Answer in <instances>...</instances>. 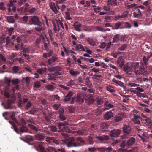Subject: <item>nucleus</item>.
<instances>
[{
    "label": "nucleus",
    "instance_id": "f257e3e1",
    "mask_svg": "<svg viewBox=\"0 0 152 152\" xmlns=\"http://www.w3.org/2000/svg\"><path fill=\"white\" fill-rule=\"evenodd\" d=\"M142 62L140 63L136 62L132 64V67L136 75H146L147 74L148 72H147L146 69L142 65Z\"/></svg>",
    "mask_w": 152,
    "mask_h": 152
},
{
    "label": "nucleus",
    "instance_id": "f03ea898",
    "mask_svg": "<svg viewBox=\"0 0 152 152\" xmlns=\"http://www.w3.org/2000/svg\"><path fill=\"white\" fill-rule=\"evenodd\" d=\"M45 143L42 142H38L34 146L36 149L39 152H56V149L52 147H48L45 151L44 147Z\"/></svg>",
    "mask_w": 152,
    "mask_h": 152
},
{
    "label": "nucleus",
    "instance_id": "7ed1b4c3",
    "mask_svg": "<svg viewBox=\"0 0 152 152\" xmlns=\"http://www.w3.org/2000/svg\"><path fill=\"white\" fill-rule=\"evenodd\" d=\"M57 125L58 126V128L59 129H62L63 128H64L63 131L66 132L70 133L71 132V131L67 127H64L65 125H68L69 123L67 122H64V123H62L61 122H58L57 123ZM61 134L64 137V138L66 139H67L68 138V134L66 133H65L64 132H63L61 133Z\"/></svg>",
    "mask_w": 152,
    "mask_h": 152
},
{
    "label": "nucleus",
    "instance_id": "20e7f679",
    "mask_svg": "<svg viewBox=\"0 0 152 152\" xmlns=\"http://www.w3.org/2000/svg\"><path fill=\"white\" fill-rule=\"evenodd\" d=\"M75 142L71 141H69L67 144V146L69 147H79L83 146L85 143L84 140L80 137H77Z\"/></svg>",
    "mask_w": 152,
    "mask_h": 152
},
{
    "label": "nucleus",
    "instance_id": "39448f33",
    "mask_svg": "<svg viewBox=\"0 0 152 152\" xmlns=\"http://www.w3.org/2000/svg\"><path fill=\"white\" fill-rule=\"evenodd\" d=\"M35 26V29L38 32H42L45 30V24L41 22H40Z\"/></svg>",
    "mask_w": 152,
    "mask_h": 152
},
{
    "label": "nucleus",
    "instance_id": "423d86ee",
    "mask_svg": "<svg viewBox=\"0 0 152 152\" xmlns=\"http://www.w3.org/2000/svg\"><path fill=\"white\" fill-rule=\"evenodd\" d=\"M46 139L47 142L52 145L54 144L56 145H58L60 143L59 140H56L53 137H47Z\"/></svg>",
    "mask_w": 152,
    "mask_h": 152
},
{
    "label": "nucleus",
    "instance_id": "0eeeda50",
    "mask_svg": "<svg viewBox=\"0 0 152 152\" xmlns=\"http://www.w3.org/2000/svg\"><path fill=\"white\" fill-rule=\"evenodd\" d=\"M121 131L119 129L112 130L109 133L110 136L111 137L117 138L119 136Z\"/></svg>",
    "mask_w": 152,
    "mask_h": 152
},
{
    "label": "nucleus",
    "instance_id": "6e6552de",
    "mask_svg": "<svg viewBox=\"0 0 152 152\" xmlns=\"http://www.w3.org/2000/svg\"><path fill=\"white\" fill-rule=\"evenodd\" d=\"M40 22L38 17L34 16L31 17L30 23L31 25H35Z\"/></svg>",
    "mask_w": 152,
    "mask_h": 152
},
{
    "label": "nucleus",
    "instance_id": "1a4fd4ad",
    "mask_svg": "<svg viewBox=\"0 0 152 152\" xmlns=\"http://www.w3.org/2000/svg\"><path fill=\"white\" fill-rule=\"evenodd\" d=\"M122 129L123 133L126 136L128 135L131 131V128L130 126L128 125H124Z\"/></svg>",
    "mask_w": 152,
    "mask_h": 152
},
{
    "label": "nucleus",
    "instance_id": "9d476101",
    "mask_svg": "<svg viewBox=\"0 0 152 152\" xmlns=\"http://www.w3.org/2000/svg\"><path fill=\"white\" fill-rule=\"evenodd\" d=\"M97 150L99 152H112V148L110 146L108 147H103L97 148Z\"/></svg>",
    "mask_w": 152,
    "mask_h": 152
},
{
    "label": "nucleus",
    "instance_id": "9b49d317",
    "mask_svg": "<svg viewBox=\"0 0 152 152\" xmlns=\"http://www.w3.org/2000/svg\"><path fill=\"white\" fill-rule=\"evenodd\" d=\"M83 94L80 92H79L77 95L76 101L80 104L83 103L84 102L83 99Z\"/></svg>",
    "mask_w": 152,
    "mask_h": 152
},
{
    "label": "nucleus",
    "instance_id": "f8f14e48",
    "mask_svg": "<svg viewBox=\"0 0 152 152\" xmlns=\"http://www.w3.org/2000/svg\"><path fill=\"white\" fill-rule=\"evenodd\" d=\"M113 114L111 111H109L106 112L104 115L103 117L104 119L106 120H109L113 117Z\"/></svg>",
    "mask_w": 152,
    "mask_h": 152
},
{
    "label": "nucleus",
    "instance_id": "ddd939ff",
    "mask_svg": "<svg viewBox=\"0 0 152 152\" xmlns=\"http://www.w3.org/2000/svg\"><path fill=\"white\" fill-rule=\"evenodd\" d=\"M133 15L134 17L139 18L142 17V14L140 10L136 8L134 11Z\"/></svg>",
    "mask_w": 152,
    "mask_h": 152
},
{
    "label": "nucleus",
    "instance_id": "4468645a",
    "mask_svg": "<svg viewBox=\"0 0 152 152\" xmlns=\"http://www.w3.org/2000/svg\"><path fill=\"white\" fill-rule=\"evenodd\" d=\"M64 110L63 108H60L58 112V116L61 121H64L66 119V118L64 115Z\"/></svg>",
    "mask_w": 152,
    "mask_h": 152
},
{
    "label": "nucleus",
    "instance_id": "2eb2a0df",
    "mask_svg": "<svg viewBox=\"0 0 152 152\" xmlns=\"http://www.w3.org/2000/svg\"><path fill=\"white\" fill-rule=\"evenodd\" d=\"M96 138L100 140L102 142L104 143L109 139V137L107 135H103L102 136H98Z\"/></svg>",
    "mask_w": 152,
    "mask_h": 152
},
{
    "label": "nucleus",
    "instance_id": "dca6fc26",
    "mask_svg": "<svg viewBox=\"0 0 152 152\" xmlns=\"http://www.w3.org/2000/svg\"><path fill=\"white\" fill-rule=\"evenodd\" d=\"M49 6L50 8L54 13L56 14L58 13V11L57 9V7H56L55 4L53 2H50L49 4Z\"/></svg>",
    "mask_w": 152,
    "mask_h": 152
},
{
    "label": "nucleus",
    "instance_id": "f3484780",
    "mask_svg": "<svg viewBox=\"0 0 152 152\" xmlns=\"http://www.w3.org/2000/svg\"><path fill=\"white\" fill-rule=\"evenodd\" d=\"M125 62L123 58L122 57H119L117 59V63L119 65V66L121 68H122Z\"/></svg>",
    "mask_w": 152,
    "mask_h": 152
},
{
    "label": "nucleus",
    "instance_id": "a211bd4d",
    "mask_svg": "<svg viewBox=\"0 0 152 152\" xmlns=\"http://www.w3.org/2000/svg\"><path fill=\"white\" fill-rule=\"evenodd\" d=\"M142 122L150 126H152V121L151 119L146 116H145V118L142 120Z\"/></svg>",
    "mask_w": 152,
    "mask_h": 152
},
{
    "label": "nucleus",
    "instance_id": "6ab92c4d",
    "mask_svg": "<svg viewBox=\"0 0 152 152\" xmlns=\"http://www.w3.org/2000/svg\"><path fill=\"white\" fill-rule=\"evenodd\" d=\"M135 138L131 137H130L126 142V145L127 146H131L135 143Z\"/></svg>",
    "mask_w": 152,
    "mask_h": 152
},
{
    "label": "nucleus",
    "instance_id": "aec40b11",
    "mask_svg": "<svg viewBox=\"0 0 152 152\" xmlns=\"http://www.w3.org/2000/svg\"><path fill=\"white\" fill-rule=\"evenodd\" d=\"M81 24L78 22H75L73 26L75 29L77 31L80 32L81 31L80 27Z\"/></svg>",
    "mask_w": 152,
    "mask_h": 152
},
{
    "label": "nucleus",
    "instance_id": "412c9836",
    "mask_svg": "<svg viewBox=\"0 0 152 152\" xmlns=\"http://www.w3.org/2000/svg\"><path fill=\"white\" fill-rule=\"evenodd\" d=\"M86 140L88 144L92 145L94 142V139L90 136H88L86 138Z\"/></svg>",
    "mask_w": 152,
    "mask_h": 152
},
{
    "label": "nucleus",
    "instance_id": "4be33fe9",
    "mask_svg": "<svg viewBox=\"0 0 152 152\" xmlns=\"http://www.w3.org/2000/svg\"><path fill=\"white\" fill-rule=\"evenodd\" d=\"M73 94V92L72 91H69L65 97V98L64 99L63 101L65 102L70 101Z\"/></svg>",
    "mask_w": 152,
    "mask_h": 152
},
{
    "label": "nucleus",
    "instance_id": "5701e85b",
    "mask_svg": "<svg viewBox=\"0 0 152 152\" xmlns=\"http://www.w3.org/2000/svg\"><path fill=\"white\" fill-rule=\"evenodd\" d=\"M124 70L127 73L130 74L132 71H133V69L132 67V64L130 66L128 65H125L124 67Z\"/></svg>",
    "mask_w": 152,
    "mask_h": 152
},
{
    "label": "nucleus",
    "instance_id": "b1692460",
    "mask_svg": "<svg viewBox=\"0 0 152 152\" xmlns=\"http://www.w3.org/2000/svg\"><path fill=\"white\" fill-rule=\"evenodd\" d=\"M89 44L92 46H94L95 45V42L93 39L90 37H86L85 38Z\"/></svg>",
    "mask_w": 152,
    "mask_h": 152
},
{
    "label": "nucleus",
    "instance_id": "393cba45",
    "mask_svg": "<svg viewBox=\"0 0 152 152\" xmlns=\"http://www.w3.org/2000/svg\"><path fill=\"white\" fill-rule=\"evenodd\" d=\"M53 24L54 26L53 30L55 31V32H59L60 28L59 25L56 23V20L55 21L53 22Z\"/></svg>",
    "mask_w": 152,
    "mask_h": 152
},
{
    "label": "nucleus",
    "instance_id": "a878e982",
    "mask_svg": "<svg viewBox=\"0 0 152 152\" xmlns=\"http://www.w3.org/2000/svg\"><path fill=\"white\" fill-rule=\"evenodd\" d=\"M58 58L56 56H53L52 58L49 59L48 61V63L49 65L57 61Z\"/></svg>",
    "mask_w": 152,
    "mask_h": 152
},
{
    "label": "nucleus",
    "instance_id": "bb28decb",
    "mask_svg": "<svg viewBox=\"0 0 152 152\" xmlns=\"http://www.w3.org/2000/svg\"><path fill=\"white\" fill-rule=\"evenodd\" d=\"M35 139L39 140H42L45 137V136L42 133H39L35 135Z\"/></svg>",
    "mask_w": 152,
    "mask_h": 152
},
{
    "label": "nucleus",
    "instance_id": "cd10ccee",
    "mask_svg": "<svg viewBox=\"0 0 152 152\" xmlns=\"http://www.w3.org/2000/svg\"><path fill=\"white\" fill-rule=\"evenodd\" d=\"M83 80L85 82V83H84V84H85L88 86H91V84L90 83V80L89 77L87 76L84 77Z\"/></svg>",
    "mask_w": 152,
    "mask_h": 152
},
{
    "label": "nucleus",
    "instance_id": "c85d7f7f",
    "mask_svg": "<svg viewBox=\"0 0 152 152\" xmlns=\"http://www.w3.org/2000/svg\"><path fill=\"white\" fill-rule=\"evenodd\" d=\"M104 105L105 107H108V108H105V110H108L109 108H112L114 107V106L113 104L108 103V102L107 101H105Z\"/></svg>",
    "mask_w": 152,
    "mask_h": 152
},
{
    "label": "nucleus",
    "instance_id": "c756f323",
    "mask_svg": "<svg viewBox=\"0 0 152 152\" xmlns=\"http://www.w3.org/2000/svg\"><path fill=\"white\" fill-rule=\"evenodd\" d=\"M150 58V56H149L148 55L145 56L143 57L142 58L143 62L145 65H147L148 64L147 62Z\"/></svg>",
    "mask_w": 152,
    "mask_h": 152
},
{
    "label": "nucleus",
    "instance_id": "7c9ffc66",
    "mask_svg": "<svg viewBox=\"0 0 152 152\" xmlns=\"http://www.w3.org/2000/svg\"><path fill=\"white\" fill-rule=\"evenodd\" d=\"M6 19L9 23H13L15 22V20L13 16H7Z\"/></svg>",
    "mask_w": 152,
    "mask_h": 152
},
{
    "label": "nucleus",
    "instance_id": "2f4dec72",
    "mask_svg": "<svg viewBox=\"0 0 152 152\" xmlns=\"http://www.w3.org/2000/svg\"><path fill=\"white\" fill-rule=\"evenodd\" d=\"M76 49L77 50H80V51H85L86 50L84 49L83 46L79 44H77L76 46Z\"/></svg>",
    "mask_w": 152,
    "mask_h": 152
},
{
    "label": "nucleus",
    "instance_id": "473e14b6",
    "mask_svg": "<svg viewBox=\"0 0 152 152\" xmlns=\"http://www.w3.org/2000/svg\"><path fill=\"white\" fill-rule=\"evenodd\" d=\"M45 39V38L43 35L42 34L41 35L39 38H37L36 40L35 43L36 44V45L39 44L41 42V40H44Z\"/></svg>",
    "mask_w": 152,
    "mask_h": 152
},
{
    "label": "nucleus",
    "instance_id": "72a5a7b5",
    "mask_svg": "<svg viewBox=\"0 0 152 152\" xmlns=\"http://www.w3.org/2000/svg\"><path fill=\"white\" fill-rule=\"evenodd\" d=\"M117 0H108V4L111 6H117Z\"/></svg>",
    "mask_w": 152,
    "mask_h": 152
},
{
    "label": "nucleus",
    "instance_id": "f704fd0d",
    "mask_svg": "<svg viewBox=\"0 0 152 152\" xmlns=\"http://www.w3.org/2000/svg\"><path fill=\"white\" fill-rule=\"evenodd\" d=\"M7 32L9 35L11 36L14 32V27H10L7 28Z\"/></svg>",
    "mask_w": 152,
    "mask_h": 152
},
{
    "label": "nucleus",
    "instance_id": "c9c22d12",
    "mask_svg": "<svg viewBox=\"0 0 152 152\" xmlns=\"http://www.w3.org/2000/svg\"><path fill=\"white\" fill-rule=\"evenodd\" d=\"M48 129L50 130L53 132H57V128L56 126L54 125L49 126L48 127Z\"/></svg>",
    "mask_w": 152,
    "mask_h": 152
},
{
    "label": "nucleus",
    "instance_id": "e433bc0d",
    "mask_svg": "<svg viewBox=\"0 0 152 152\" xmlns=\"http://www.w3.org/2000/svg\"><path fill=\"white\" fill-rule=\"evenodd\" d=\"M69 72L71 75L74 77H76L80 73L79 71H74L72 69H71Z\"/></svg>",
    "mask_w": 152,
    "mask_h": 152
},
{
    "label": "nucleus",
    "instance_id": "4c0bfd02",
    "mask_svg": "<svg viewBox=\"0 0 152 152\" xmlns=\"http://www.w3.org/2000/svg\"><path fill=\"white\" fill-rule=\"evenodd\" d=\"M138 136L139 138L141 139L142 142H146V140L147 137L145 134L143 133L141 135H138Z\"/></svg>",
    "mask_w": 152,
    "mask_h": 152
},
{
    "label": "nucleus",
    "instance_id": "58836bf2",
    "mask_svg": "<svg viewBox=\"0 0 152 152\" xmlns=\"http://www.w3.org/2000/svg\"><path fill=\"white\" fill-rule=\"evenodd\" d=\"M9 122L11 124V125L13 127L14 130L15 131V132L19 134V131L18 129L17 128L15 123L12 121H9Z\"/></svg>",
    "mask_w": 152,
    "mask_h": 152
},
{
    "label": "nucleus",
    "instance_id": "ea45409f",
    "mask_svg": "<svg viewBox=\"0 0 152 152\" xmlns=\"http://www.w3.org/2000/svg\"><path fill=\"white\" fill-rule=\"evenodd\" d=\"M112 81L116 83L118 85L121 86H124V83L119 80H118L115 78H113L112 80Z\"/></svg>",
    "mask_w": 152,
    "mask_h": 152
},
{
    "label": "nucleus",
    "instance_id": "a19ab883",
    "mask_svg": "<svg viewBox=\"0 0 152 152\" xmlns=\"http://www.w3.org/2000/svg\"><path fill=\"white\" fill-rule=\"evenodd\" d=\"M12 103L11 101L10 100H8L7 102L6 105L4 106V107L5 109H11V104Z\"/></svg>",
    "mask_w": 152,
    "mask_h": 152
},
{
    "label": "nucleus",
    "instance_id": "79ce46f5",
    "mask_svg": "<svg viewBox=\"0 0 152 152\" xmlns=\"http://www.w3.org/2000/svg\"><path fill=\"white\" fill-rule=\"evenodd\" d=\"M20 130L22 133L26 132L28 131V128L26 126L22 125L20 128Z\"/></svg>",
    "mask_w": 152,
    "mask_h": 152
},
{
    "label": "nucleus",
    "instance_id": "37998d69",
    "mask_svg": "<svg viewBox=\"0 0 152 152\" xmlns=\"http://www.w3.org/2000/svg\"><path fill=\"white\" fill-rule=\"evenodd\" d=\"M15 122L18 124V125L20 126L21 125V124L22 126L26 124V123L25 121L23 118L21 119L19 122L17 121H16Z\"/></svg>",
    "mask_w": 152,
    "mask_h": 152
},
{
    "label": "nucleus",
    "instance_id": "c03bdc74",
    "mask_svg": "<svg viewBox=\"0 0 152 152\" xmlns=\"http://www.w3.org/2000/svg\"><path fill=\"white\" fill-rule=\"evenodd\" d=\"M108 127V125L106 123H103L100 124V127L103 130L107 129Z\"/></svg>",
    "mask_w": 152,
    "mask_h": 152
},
{
    "label": "nucleus",
    "instance_id": "a18cd8bd",
    "mask_svg": "<svg viewBox=\"0 0 152 152\" xmlns=\"http://www.w3.org/2000/svg\"><path fill=\"white\" fill-rule=\"evenodd\" d=\"M119 34H117L114 35L113 37V41L112 42L113 43H115V42H116L118 41L119 40Z\"/></svg>",
    "mask_w": 152,
    "mask_h": 152
},
{
    "label": "nucleus",
    "instance_id": "49530a36",
    "mask_svg": "<svg viewBox=\"0 0 152 152\" xmlns=\"http://www.w3.org/2000/svg\"><path fill=\"white\" fill-rule=\"evenodd\" d=\"M23 46V45L22 43H17L16 45H15V50L17 51L20 49V48H22Z\"/></svg>",
    "mask_w": 152,
    "mask_h": 152
},
{
    "label": "nucleus",
    "instance_id": "de8ad7c7",
    "mask_svg": "<svg viewBox=\"0 0 152 152\" xmlns=\"http://www.w3.org/2000/svg\"><path fill=\"white\" fill-rule=\"evenodd\" d=\"M28 126L35 132H37L38 131V129L36 126L32 124H28Z\"/></svg>",
    "mask_w": 152,
    "mask_h": 152
},
{
    "label": "nucleus",
    "instance_id": "09e8293b",
    "mask_svg": "<svg viewBox=\"0 0 152 152\" xmlns=\"http://www.w3.org/2000/svg\"><path fill=\"white\" fill-rule=\"evenodd\" d=\"M127 47V44H123L118 49V52L119 50L124 51Z\"/></svg>",
    "mask_w": 152,
    "mask_h": 152
},
{
    "label": "nucleus",
    "instance_id": "8fccbe9b",
    "mask_svg": "<svg viewBox=\"0 0 152 152\" xmlns=\"http://www.w3.org/2000/svg\"><path fill=\"white\" fill-rule=\"evenodd\" d=\"M10 117L11 119L13 120L15 122H16V121H17V120L15 119V118L14 116L15 115V113L14 111L12 112H10Z\"/></svg>",
    "mask_w": 152,
    "mask_h": 152
},
{
    "label": "nucleus",
    "instance_id": "3c124183",
    "mask_svg": "<svg viewBox=\"0 0 152 152\" xmlns=\"http://www.w3.org/2000/svg\"><path fill=\"white\" fill-rule=\"evenodd\" d=\"M42 48L43 50L46 51H48L49 50V48L47 43L44 42L43 45H42Z\"/></svg>",
    "mask_w": 152,
    "mask_h": 152
},
{
    "label": "nucleus",
    "instance_id": "603ef678",
    "mask_svg": "<svg viewBox=\"0 0 152 152\" xmlns=\"http://www.w3.org/2000/svg\"><path fill=\"white\" fill-rule=\"evenodd\" d=\"M66 85L67 86H72L75 85L76 84L75 83L73 80H71L70 81L67 83Z\"/></svg>",
    "mask_w": 152,
    "mask_h": 152
},
{
    "label": "nucleus",
    "instance_id": "864d4df0",
    "mask_svg": "<svg viewBox=\"0 0 152 152\" xmlns=\"http://www.w3.org/2000/svg\"><path fill=\"white\" fill-rule=\"evenodd\" d=\"M65 18L66 19L68 20L72 19L70 17V13L69 11L66 12H65Z\"/></svg>",
    "mask_w": 152,
    "mask_h": 152
},
{
    "label": "nucleus",
    "instance_id": "5fc2aeb1",
    "mask_svg": "<svg viewBox=\"0 0 152 152\" xmlns=\"http://www.w3.org/2000/svg\"><path fill=\"white\" fill-rule=\"evenodd\" d=\"M113 17L112 16H109L106 17L105 18V22H110L112 20Z\"/></svg>",
    "mask_w": 152,
    "mask_h": 152
},
{
    "label": "nucleus",
    "instance_id": "6e6d98bb",
    "mask_svg": "<svg viewBox=\"0 0 152 152\" xmlns=\"http://www.w3.org/2000/svg\"><path fill=\"white\" fill-rule=\"evenodd\" d=\"M10 112H6L3 113V116L4 117V118L6 120H8V115L10 114Z\"/></svg>",
    "mask_w": 152,
    "mask_h": 152
},
{
    "label": "nucleus",
    "instance_id": "4d7b16f0",
    "mask_svg": "<svg viewBox=\"0 0 152 152\" xmlns=\"http://www.w3.org/2000/svg\"><path fill=\"white\" fill-rule=\"evenodd\" d=\"M121 25V23L120 22H118L115 23L114 25L115 28L116 29H117L118 28H121V27H120Z\"/></svg>",
    "mask_w": 152,
    "mask_h": 152
},
{
    "label": "nucleus",
    "instance_id": "13d9d810",
    "mask_svg": "<svg viewBox=\"0 0 152 152\" xmlns=\"http://www.w3.org/2000/svg\"><path fill=\"white\" fill-rule=\"evenodd\" d=\"M6 8L3 2H0V10H5Z\"/></svg>",
    "mask_w": 152,
    "mask_h": 152
},
{
    "label": "nucleus",
    "instance_id": "bf43d9fd",
    "mask_svg": "<svg viewBox=\"0 0 152 152\" xmlns=\"http://www.w3.org/2000/svg\"><path fill=\"white\" fill-rule=\"evenodd\" d=\"M12 83L14 85H17L19 83L20 81L18 79H13L12 81Z\"/></svg>",
    "mask_w": 152,
    "mask_h": 152
},
{
    "label": "nucleus",
    "instance_id": "052dcab7",
    "mask_svg": "<svg viewBox=\"0 0 152 152\" xmlns=\"http://www.w3.org/2000/svg\"><path fill=\"white\" fill-rule=\"evenodd\" d=\"M112 86H107L106 88V89L107 90L109 91L110 92L113 93L115 92V91L113 89H112L111 88H112Z\"/></svg>",
    "mask_w": 152,
    "mask_h": 152
},
{
    "label": "nucleus",
    "instance_id": "680f3d73",
    "mask_svg": "<svg viewBox=\"0 0 152 152\" xmlns=\"http://www.w3.org/2000/svg\"><path fill=\"white\" fill-rule=\"evenodd\" d=\"M12 40L11 38L9 36H7L6 39V44L8 45L9 43H10Z\"/></svg>",
    "mask_w": 152,
    "mask_h": 152
},
{
    "label": "nucleus",
    "instance_id": "e2e57ef3",
    "mask_svg": "<svg viewBox=\"0 0 152 152\" xmlns=\"http://www.w3.org/2000/svg\"><path fill=\"white\" fill-rule=\"evenodd\" d=\"M128 85L131 87H137L139 86V85L135 83H129L128 84Z\"/></svg>",
    "mask_w": 152,
    "mask_h": 152
},
{
    "label": "nucleus",
    "instance_id": "0e129e2a",
    "mask_svg": "<svg viewBox=\"0 0 152 152\" xmlns=\"http://www.w3.org/2000/svg\"><path fill=\"white\" fill-rule=\"evenodd\" d=\"M103 102V99L101 98H99L97 99V104L99 105H101L102 104Z\"/></svg>",
    "mask_w": 152,
    "mask_h": 152
},
{
    "label": "nucleus",
    "instance_id": "69168bd1",
    "mask_svg": "<svg viewBox=\"0 0 152 152\" xmlns=\"http://www.w3.org/2000/svg\"><path fill=\"white\" fill-rule=\"evenodd\" d=\"M60 105L58 104H55L53 106V108L55 110H58V108L59 107Z\"/></svg>",
    "mask_w": 152,
    "mask_h": 152
},
{
    "label": "nucleus",
    "instance_id": "338daca9",
    "mask_svg": "<svg viewBox=\"0 0 152 152\" xmlns=\"http://www.w3.org/2000/svg\"><path fill=\"white\" fill-rule=\"evenodd\" d=\"M36 112V110L34 108L31 109L29 111V114H34Z\"/></svg>",
    "mask_w": 152,
    "mask_h": 152
},
{
    "label": "nucleus",
    "instance_id": "774afa93",
    "mask_svg": "<svg viewBox=\"0 0 152 152\" xmlns=\"http://www.w3.org/2000/svg\"><path fill=\"white\" fill-rule=\"evenodd\" d=\"M36 10L37 9L36 8L32 7L29 9V12L30 13H34L36 11Z\"/></svg>",
    "mask_w": 152,
    "mask_h": 152
}]
</instances>
